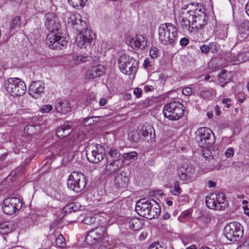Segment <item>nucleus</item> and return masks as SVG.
<instances>
[{"label": "nucleus", "instance_id": "f03ea898", "mask_svg": "<svg viewBox=\"0 0 249 249\" xmlns=\"http://www.w3.org/2000/svg\"><path fill=\"white\" fill-rule=\"evenodd\" d=\"M177 28L172 23L162 24L159 28V40L164 45L174 44L177 40Z\"/></svg>", "mask_w": 249, "mask_h": 249}, {"label": "nucleus", "instance_id": "774afa93", "mask_svg": "<svg viewBox=\"0 0 249 249\" xmlns=\"http://www.w3.org/2000/svg\"><path fill=\"white\" fill-rule=\"evenodd\" d=\"M186 249H196V246L195 245H192L187 247Z\"/></svg>", "mask_w": 249, "mask_h": 249}, {"label": "nucleus", "instance_id": "680f3d73", "mask_svg": "<svg viewBox=\"0 0 249 249\" xmlns=\"http://www.w3.org/2000/svg\"><path fill=\"white\" fill-rule=\"evenodd\" d=\"M150 63L151 62L149 61V59L146 58L144 61L143 65L145 68H147L149 66H151Z\"/></svg>", "mask_w": 249, "mask_h": 249}, {"label": "nucleus", "instance_id": "4c0bfd02", "mask_svg": "<svg viewBox=\"0 0 249 249\" xmlns=\"http://www.w3.org/2000/svg\"><path fill=\"white\" fill-rule=\"evenodd\" d=\"M138 154L135 151L125 153L123 155L124 160L129 161H133L136 160L138 157Z\"/></svg>", "mask_w": 249, "mask_h": 249}, {"label": "nucleus", "instance_id": "ddd939ff", "mask_svg": "<svg viewBox=\"0 0 249 249\" xmlns=\"http://www.w3.org/2000/svg\"><path fill=\"white\" fill-rule=\"evenodd\" d=\"M133 60L126 55H122L118 60V66L121 71L125 74L130 75L136 71Z\"/></svg>", "mask_w": 249, "mask_h": 249}, {"label": "nucleus", "instance_id": "c756f323", "mask_svg": "<svg viewBox=\"0 0 249 249\" xmlns=\"http://www.w3.org/2000/svg\"><path fill=\"white\" fill-rule=\"evenodd\" d=\"M224 60L225 62L223 64V66H226L231 64L238 65L240 64L238 53L234 54L231 52L227 53L224 56Z\"/></svg>", "mask_w": 249, "mask_h": 249}, {"label": "nucleus", "instance_id": "c85d7f7f", "mask_svg": "<svg viewBox=\"0 0 249 249\" xmlns=\"http://www.w3.org/2000/svg\"><path fill=\"white\" fill-rule=\"evenodd\" d=\"M71 142H64L62 145H60L58 144H55L53 146V147L57 148V151L54 153H53V155H61L66 152L70 153L71 150H73L71 148L72 145Z\"/></svg>", "mask_w": 249, "mask_h": 249}, {"label": "nucleus", "instance_id": "4d7b16f0", "mask_svg": "<svg viewBox=\"0 0 249 249\" xmlns=\"http://www.w3.org/2000/svg\"><path fill=\"white\" fill-rule=\"evenodd\" d=\"M133 92L137 98H139L142 95V90L141 89L136 88L134 89Z\"/></svg>", "mask_w": 249, "mask_h": 249}, {"label": "nucleus", "instance_id": "412c9836", "mask_svg": "<svg viewBox=\"0 0 249 249\" xmlns=\"http://www.w3.org/2000/svg\"><path fill=\"white\" fill-rule=\"evenodd\" d=\"M129 43L133 49L142 50L146 44V41L143 36L136 35L130 39Z\"/></svg>", "mask_w": 249, "mask_h": 249}, {"label": "nucleus", "instance_id": "a19ab883", "mask_svg": "<svg viewBox=\"0 0 249 249\" xmlns=\"http://www.w3.org/2000/svg\"><path fill=\"white\" fill-rule=\"evenodd\" d=\"M88 0H68L69 3L73 7H83Z\"/></svg>", "mask_w": 249, "mask_h": 249}, {"label": "nucleus", "instance_id": "0eeeda50", "mask_svg": "<svg viewBox=\"0 0 249 249\" xmlns=\"http://www.w3.org/2000/svg\"><path fill=\"white\" fill-rule=\"evenodd\" d=\"M225 195L222 193L211 194L206 197L205 201L207 207L215 210H224L228 206Z\"/></svg>", "mask_w": 249, "mask_h": 249}, {"label": "nucleus", "instance_id": "5fc2aeb1", "mask_svg": "<svg viewBox=\"0 0 249 249\" xmlns=\"http://www.w3.org/2000/svg\"><path fill=\"white\" fill-rule=\"evenodd\" d=\"M182 93L186 96L191 95L193 93V90L190 87H186L183 89L182 90Z\"/></svg>", "mask_w": 249, "mask_h": 249}, {"label": "nucleus", "instance_id": "58836bf2", "mask_svg": "<svg viewBox=\"0 0 249 249\" xmlns=\"http://www.w3.org/2000/svg\"><path fill=\"white\" fill-rule=\"evenodd\" d=\"M78 210V205L76 203H70L65 206L64 208V211L65 212L71 213L73 212H76Z\"/></svg>", "mask_w": 249, "mask_h": 249}, {"label": "nucleus", "instance_id": "f257e3e1", "mask_svg": "<svg viewBox=\"0 0 249 249\" xmlns=\"http://www.w3.org/2000/svg\"><path fill=\"white\" fill-rule=\"evenodd\" d=\"M177 18L183 30L192 32L194 28L201 29L207 24L208 17L203 4L190 2L183 4Z\"/></svg>", "mask_w": 249, "mask_h": 249}, {"label": "nucleus", "instance_id": "2f4dec72", "mask_svg": "<svg viewBox=\"0 0 249 249\" xmlns=\"http://www.w3.org/2000/svg\"><path fill=\"white\" fill-rule=\"evenodd\" d=\"M128 182V178L122 174H120L116 177L115 183L116 186L119 189H124L127 187Z\"/></svg>", "mask_w": 249, "mask_h": 249}, {"label": "nucleus", "instance_id": "052dcab7", "mask_svg": "<svg viewBox=\"0 0 249 249\" xmlns=\"http://www.w3.org/2000/svg\"><path fill=\"white\" fill-rule=\"evenodd\" d=\"M231 101L230 98L224 99L222 100V103L226 105V107L228 108L230 107Z\"/></svg>", "mask_w": 249, "mask_h": 249}, {"label": "nucleus", "instance_id": "1a4fd4ad", "mask_svg": "<svg viewBox=\"0 0 249 249\" xmlns=\"http://www.w3.org/2000/svg\"><path fill=\"white\" fill-rule=\"evenodd\" d=\"M85 177L81 173L73 172L69 176L67 185L71 189L79 192L85 188Z\"/></svg>", "mask_w": 249, "mask_h": 249}, {"label": "nucleus", "instance_id": "9d476101", "mask_svg": "<svg viewBox=\"0 0 249 249\" xmlns=\"http://www.w3.org/2000/svg\"><path fill=\"white\" fill-rule=\"evenodd\" d=\"M195 168L193 165L184 163L177 169V176L181 181L187 183L195 179Z\"/></svg>", "mask_w": 249, "mask_h": 249}, {"label": "nucleus", "instance_id": "dca6fc26", "mask_svg": "<svg viewBox=\"0 0 249 249\" xmlns=\"http://www.w3.org/2000/svg\"><path fill=\"white\" fill-rule=\"evenodd\" d=\"M45 25L50 32L58 31L61 24L58 17L53 13H48L45 16Z\"/></svg>", "mask_w": 249, "mask_h": 249}, {"label": "nucleus", "instance_id": "ea45409f", "mask_svg": "<svg viewBox=\"0 0 249 249\" xmlns=\"http://www.w3.org/2000/svg\"><path fill=\"white\" fill-rule=\"evenodd\" d=\"M109 155L114 160L113 161H118V160H122L119 159L120 157V153L116 149H110L109 152Z\"/></svg>", "mask_w": 249, "mask_h": 249}, {"label": "nucleus", "instance_id": "864d4df0", "mask_svg": "<svg viewBox=\"0 0 249 249\" xmlns=\"http://www.w3.org/2000/svg\"><path fill=\"white\" fill-rule=\"evenodd\" d=\"M94 121L92 117H87L85 118L83 122L85 125H91L93 124Z\"/></svg>", "mask_w": 249, "mask_h": 249}, {"label": "nucleus", "instance_id": "393cba45", "mask_svg": "<svg viewBox=\"0 0 249 249\" xmlns=\"http://www.w3.org/2000/svg\"><path fill=\"white\" fill-rule=\"evenodd\" d=\"M72 123L71 122L65 123L56 131V135L60 138L68 136L72 131Z\"/></svg>", "mask_w": 249, "mask_h": 249}, {"label": "nucleus", "instance_id": "5701e85b", "mask_svg": "<svg viewBox=\"0 0 249 249\" xmlns=\"http://www.w3.org/2000/svg\"><path fill=\"white\" fill-rule=\"evenodd\" d=\"M8 31L6 32L9 36L14 34L16 31H18L20 26V18L18 16L14 17L9 22Z\"/></svg>", "mask_w": 249, "mask_h": 249}, {"label": "nucleus", "instance_id": "f8f14e48", "mask_svg": "<svg viewBox=\"0 0 249 249\" xmlns=\"http://www.w3.org/2000/svg\"><path fill=\"white\" fill-rule=\"evenodd\" d=\"M22 207L20 199L17 197H8L4 199L2 210L7 215H12L19 210Z\"/></svg>", "mask_w": 249, "mask_h": 249}, {"label": "nucleus", "instance_id": "09e8293b", "mask_svg": "<svg viewBox=\"0 0 249 249\" xmlns=\"http://www.w3.org/2000/svg\"><path fill=\"white\" fill-rule=\"evenodd\" d=\"M86 57L83 55L78 54V53H73L72 54V58L73 60L78 62H83L86 60Z\"/></svg>", "mask_w": 249, "mask_h": 249}, {"label": "nucleus", "instance_id": "f3484780", "mask_svg": "<svg viewBox=\"0 0 249 249\" xmlns=\"http://www.w3.org/2000/svg\"><path fill=\"white\" fill-rule=\"evenodd\" d=\"M150 205V200H145L144 199L140 200L136 203L135 210L140 216L148 219Z\"/></svg>", "mask_w": 249, "mask_h": 249}, {"label": "nucleus", "instance_id": "3c124183", "mask_svg": "<svg viewBox=\"0 0 249 249\" xmlns=\"http://www.w3.org/2000/svg\"><path fill=\"white\" fill-rule=\"evenodd\" d=\"M209 47L210 52L213 53H216L218 51V44L215 42L210 43L209 44Z\"/></svg>", "mask_w": 249, "mask_h": 249}, {"label": "nucleus", "instance_id": "cd10ccee", "mask_svg": "<svg viewBox=\"0 0 249 249\" xmlns=\"http://www.w3.org/2000/svg\"><path fill=\"white\" fill-rule=\"evenodd\" d=\"M249 35V23L245 22L242 23L238 29L237 38L239 41H242L248 38Z\"/></svg>", "mask_w": 249, "mask_h": 249}, {"label": "nucleus", "instance_id": "e433bc0d", "mask_svg": "<svg viewBox=\"0 0 249 249\" xmlns=\"http://www.w3.org/2000/svg\"><path fill=\"white\" fill-rule=\"evenodd\" d=\"M40 130V126L36 125H26L24 128V132L29 135H35Z\"/></svg>", "mask_w": 249, "mask_h": 249}, {"label": "nucleus", "instance_id": "a18cd8bd", "mask_svg": "<svg viewBox=\"0 0 249 249\" xmlns=\"http://www.w3.org/2000/svg\"><path fill=\"white\" fill-rule=\"evenodd\" d=\"M53 109L52 105L47 104L44 105L39 108V111L42 113H47L50 112Z\"/></svg>", "mask_w": 249, "mask_h": 249}, {"label": "nucleus", "instance_id": "7ed1b4c3", "mask_svg": "<svg viewBox=\"0 0 249 249\" xmlns=\"http://www.w3.org/2000/svg\"><path fill=\"white\" fill-rule=\"evenodd\" d=\"M195 139L198 145L203 148H209L213 145L215 138L213 131L206 127L197 129L196 132Z\"/></svg>", "mask_w": 249, "mask_h": 249}, {"label": "nucleus", "instance_id": "b1692460", "mask_svg": "<svg viewBox=\"0 0 249 249\" xmlns=\"http://www.w3.org/2000/svg\"><path fill=\"white\" fill-rule=\"evenodd\" d=\"M229 25L218 23L215 29V36L220 39H225L228 36Z\"/></svg>", "mask_w": 249, "mask_h": 249}, {"label": "nucleus", "instance_id": "603ef678", "mask_svg": "<svg viewBox=\"0 0 249 249\" xmlns=\"http://www.w3.org/2000/svg\"><path fill=\"white\" fill-rule=\"evenodd\" d=\"M234 154V150L233 147L228 148L225 152V155L227 158H231L233 156Z\"/></svg>", "mask_w": 249, "mask_h": 249}, {"label": "nucleus", "instance_id": "37998d69", "mask_svg": "<svg viewBox=\"0 0 249 249\" xmlns=\"http://www.w3.org/2000/svg\"><path fill=\"white\" fill-rule=\"evenodd\" d=\"M55 243L57 247L64 248L66 245L65 239L62 234L59 235L55 239Z\"/></svg>", "mask_w": 249, "mask_h": 249}, {"label": "nucleus", "instance_id": "20e7f679", "mask_svg": "<svg viewBox=\"0 0 249 249\" xmlns=\"http://www.w3.org/2000/svg\"><path fill=\"white\" fill-rule=\"evenodd\" d=\"M5 89L11 96H21L26 91V86L24 82L18 78H10L4 82Z\"/></svg>", "mask_w": 249, "mask_h": 249}, {"label": "nucleus", "instance_id": "13d9d810", "mask_svg": "<svg viewBox=\"0 0 249 249\" xmlns=\"http://www.w3.org/2000/svg\"><path fill=\"white\" fill-rule=\"evenodd\" d=\"M179 43L182 46H186L189 43V40L186 37H183L180 40Z\"/></svg>", "mask_w": 249, "mask_h": 249}, {"label": "nucleus", "instance_id": "49530a36", "mask_svg": "<svg viewBox=\"0 0 249 249\" xmlns=\"http://www.w3.org/2000/svg\"><path fill=\"white\" fill-rule=\"evenodd\" d=\"M171 192L173 195H178L180 193V188L179 186L178 182H175L174 188L171 190Z\"/></svg>", "mask_w": 249, "mask_h": 249}, {"label": "nucleus", "instance_id": "c03bdc74", "mask_svg": "<svg viewBox=\"0 0 249 249\" xmlns=\"http://www.w3.org/2000/svg\"><path fill=\"white\" fill-rule=\"evenodd\" d=\"M240 63H243L249 60V52H242L238 53Z\"/></svg>", "mask_w": 249, "mask_h": 249}, {"label": "nucleus", "instance_id": "72a5a7b5", "mask_svg": "<svg viewBox=\"0 0 249 249\" xmlns=\"http://www.w3.org/2000/svg\"><path fill=\"white\" fill-rule=\"evenodd\" d=\"M14 229L12 222L6 221L0 224V233L6 234L11 232Z\"/></svg>", "mask_w": 249, "mask_h": 249}, {"label": "nucleus", "instance_id": "7c9ffc66", "mask_svg": "<svg viewBox=\"0 0 249 249\" xmlns=\"http://www.w3.org/2000/svg\"><path fill=\"white\" fill-rule=\"evenodd\" d=\"M72 28L79 34L84 33L86 32V31H90V30L88 29V26L86 21L82 20L81 16L80 19L77 20L76 22L74 24Z\"/></svg>", "mask_w": 249, "mask_h": 249}, {"label": "nucleus", "instance_id": "4468645a", "mask_svg": "<svg viewBox=\"0 0 249 249\" xmlns=\"http://www.w3.org/2000/svg\"><path fill=\"white\" fill-rule=\"evenodd\" d=\"M87 158L88 160L92 163H98L103 160L105 151L101 145L89 148L87 150Z\"/></svg>", "mask_w": 249, "mask_h": 249}, {"label": "nucleus", "instance_id": "bb28decb", "mask_svg": "<svg viewBox=\"0 0 249 249\" xmlns=\"http://www.w3.org/2000/svg\"><path fill=\"white\" fill-rule=\"evenodd\" d=\"M151 205L149 206L148 219H152L158 217L160 213V208L159 204L154 200H150Z\"/></svg>", "mask_w": 249, "mask_h": 249}, {"label": "nucleus", "instance_id": "423d86ee", "mask_svg": "<svg viewBox=\"0 0 249 249\" xmlns=\"http://www.w3.org/2000/svg\"><path fill=\"white\" fill-rule=\"evenodd\" d=\"M182 105L178 102H172L167 104L163 109L165 117L171 121L178 120L182 116L184 110Z\"/></svg>", "mask_w": 249, "mask_h": 249}, {"label": "nucleus", "instance_id": "9b49d317", "mask_svg": "<svg viewBox=\"0 0 249 249\" xmlns=\"http://www.w3.org/2000/svg\"><path fill=\"white\" fill-rule=\"evenodd\" d=\"M46 43L51 49L61 50L67 46L68 41L65 37L51 32L46 37Z\"/></svg>", "mask_w": 249, "mask_h": 249}, {"label": "nucleus", "instance_id": "a211bd4d", "mask_svg": "<svg viewBox=\"0 0 249 249\" xmlns=\"http://www.w3.org/2000/svg\"><path fill=\"white\" fill-rule=\"evenodd\" d=\"M44 90V84L41 81H34L30 86L29 93L34 98L37 99L43 92Z\"/></svg>", "mask_w": 249, "mask_h": 249}, {"label": "nucleus", "instance_id": "473e14b6", "mask_svg": "<svg viewBox=\"0 0 249 249\" xmlns=\"http://www.w3.org/2000/svg\"><path fill=\"white\" fill-rule=\"evenodd\" d=\"M80 18V15L78 13H69L67 14L65 17V21L67 26L70 28H72L77 20L79 19Z\"/></svg>", "mask_w": 249, "mask_h": 249}, {"label": "nucleus", "instance_id": "aec40b11", "mask_svg": "<svg viewBox=\"0 0 249 249\" xmlns=\"http://www.w3.org/2000/svg\"><path fill=\"white\" fill-rule=\"evenodd\" d=\"M104 68L101 65L94 66L91 67L86 73L87 79H92L100 77L104 73Z\"/></svg>", "mask_w": 249, "mask_h": 249}, {"label": "nucleus", "instance_id": "6ab92c4d", "mask_svg": "<svg viewBox=\"0 0 249 249\" xmlns=\"http://www.w3.org/2000/svg\"><path fill=\"white\" fill-rule=\"evenodd\" d=\"M123 164V160L113 161L105 166L103 174L106 176H108L114 174L121 169Z\"/></svg>", "mask_w": 249, "mask_h": 249}, {"label": "nucleus", "instance_id": "f704fd0d", "mask_svg": "<svg viewBox=\"0 0 249 249\" xmlns=\"http://www.w3.org/2000/svg\"><path fill=\"white\" fill-rule=\"evenodd\" d=\"M152 131H154L153 127L150 125L142 126L138 131L139 137H146L149 134L151 135Z\"/></svg>", "mask_w": 249, "mask_h": 249}, {"label": "nucleus", "instance_id": "de8ad7c7", "mask_svg": "<svg viewBox=\"0 0 249 249\" xmlns=\"http://www.w3.org/2000/svg\"><path fill=\"white\" fill-rule=\"evenodd\" d=\"M96 218L94 216H88L84 218L83 222L87 225L92 224L95 223Z\"/></svg>", "mask_w": 249, "mask_h": 249}, {"label": "nucleus", "instance_id": "6e6552de", "mask_svg": "<svg viewBox=\"0 0 249 249\" xmlns=\"http://www.w3.org/2000/svg\"><path fill=\"white\" fill-rule=\"evenodd\" d=\"M224 233L228 240L236 241L243 236V231L240 223L233 222L225 226Z\"/></svg>", "mask_w": 249, "mask_h": 249}, {"label": "nucleus", "instance_id": "338daca9", "mask_svg": "<svg viewBox=\"0 0 249 249\" xmlns=\"http://www.w3.org/2000/svg\"><path fill=\"white\" fill-rule=\"evenodd\" d=\"M246 11L247 15L249 16V0L248 1L246 6Z\"/></svg>", "mask_w": 249, "mask_h": 249}, {"label": "nucleus", "instance_id": "69168bd1", "mask_svg": "<svg viewBox=\"0 0 249 249\" xmlns=\"http://www.w3.org/2000/svg\"><path fill=\"white\" fill-rule=\"evenodd\" d=\"M215 186V184L214 182H213L211 180H209L208 182V186L209 188H212Z\"/></svg>", "mask_w": 249, "mask_h": 249}, {"label": "nucleus", "instance_id": "e2e57ef3", "mask_svg": "<svg viewBox=\"0 0 249 249\" xmlns=\"http://www.w3.org/2000/svg\"><path fill=\"white\" fill-rule=\"evenodd\" d=\"M107 103V100L105 98H101L99 100V104L101 106H103Z\"/></svg>", "mask_w": 249, "mask_h": 249}, {"label": "nucleus", "instance_id": "c9c22d12", "mask_svg": "<svg viewBox=\"0 0 249 249\" xmlns=\"http://www.w3.org/2000/svg\"><path fill=\"white\" fill-rule=\"evenodd\" d=\"M128 225L129 228L134 231L140 229L142 226L141 221L138 218H131L128 221Z\"/></svg>", "mask_w": 249, "mask_h": 249}, {"label": "nucleus", "instance_id": "a878e982", "mask_svg": "<svg viewBox=\"0 0 249 249\" xmlns=\"http://www.w3.org/2000/svg\"><path fill=\"white\" fill-rule=\"evenodd\" d=\"M233 77V72H228L225 70H222L218 75V82L222 87H224L226 84L230 82Z\"/></svg>", "mask_w": 249, "mask_h": 249}, {"label": "nucleus", "instance_id": "0e129e2a", "mask_svg": "<svg viewBox=\"0 0 249 249\" xmlns=\"http://www.w3.org/2000/svg\"><path fill=\"white\" fill-rule=\"evenodd\" d=\"M154 89V88L152 86H145L144 87V90L146 91H150Z\"/></svg>", "mask_w": 249, "mask_h": 249}, {"label": "nucleus", "instance_id": "bf43d9fd", "mask_svg": "<svg viewBox=\"0 0 249 249\" xmlns=\"http://www.w3.org/2000/svg\"><path fill=\"white\" fill-rule=\"evenodd\" d=\"M148 249H164L163 247L159 246V244H153L151 245L148 248Z\"/></svg>", "mask_w": 249, "mask_h": 249}, {"label": "nucleus", "instance_id": "4be33fe9", "mask_svg": "<svg viewBox=\"0 0 249 249\" xmlns=\"http://www.w3.org/2000/svg\"><path fill=\"white\" fill-rule=\"evenodd\" d=\"M56 111L62 114H66L71 111V108L69 102L66 100H59L54 105Z\"/></svg>", "mask_w": 249, "mask_h": 249}, {"label": "nucleus", "instance_id": "79ce46f5", "mask_svg": "<svg viewBox=\"0 0 249 249\" xmlns=\"http://www.w3.org/2000/svg\"><path fill=\"white\" fill-rule=\"evenodd\" d=\"M214 92V91L212 89H204L200 91V96L203 98L204 99H209L213 96Z\"/></svg>", "mask_w": 249, "mask_h": 249}, {"label": "nucleus", "instance_id": "6e6d98bb", "mask_svg": "<svg viewBox=\"0 0 249 249\" xmlns=\"http://www.w3.org/2000/svg\"><path fill=\"white\" fill-rule=\"evenodd\" d=\"M200 50L202 53H207L210 52V48L209 47V45H203L201 46L200 48Z\"/></svg>", "mask_w": 249, "mask_h": 249}, {"label": "nucleus", "instance_id": "8fccbe9b", "mask_svg": "<svg viewBox=\"0 0 249 249\" xmlns=\"http://www.w3.org/2000/svg\"><path fill=\"white\" fill-rule=\"evenodd\" d=\"M149 55L153 59L157 58L159 56V51L157 48H152L149 51Z\"/></svg>", "mask_w": 249, "mask_h": 249}, {"label": "nucleus", "instance_id": "39448f33", "mask_svg": "<svg viewBox=\"0 0 249 249\" xmlns=\"http://www.w3.org/2000/svg\"><path fill=\"white\" fill-rule=\"evenodd\" d=\"M106 234V230L104 227H97L89 232L86 237V241L89 245H94L96 243L100 244L103 242V245H100L99 249H107L108 243L104 241Z\"/></svg>", "mask_w": 249, "mask_h": 249}, {"label": "nucleus", "instance_id": "2eb2a0df", "mask_svg": "<svg viewBox=\"0 0 249 249\" xmlns=\"http://www.w3.org/2000/svg\"><path fill=\"white\" fill-rule=\"evenodd\" d=\"M92 32L86 31L84 33L79 34L76 38L77 45L81 49H87L90 48L94 37Z\"/></svg>", "mask_w": 249, "mask_h": 249}]
</instances>
